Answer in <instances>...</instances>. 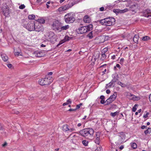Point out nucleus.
Returning <instances> with one entry per match:
<instances>
[{"label":"nucleus","mask_w":151,"mask_h":151,"mask_svg":"<svg viewBox=\"0 0 151 151\" xmlns=\"http://www.w3.org/2000/svg\"><path fill=\"white\" fill-rule=\"evenodd\" d=\"M104 42V37L102 36H99L98 37H96L94 40V43L96 44H100Z\"/></svg>","instance_id":"nucleus-11"},{"label":"nucleus","mask_w":151,"mask_h":151,"mask_svg":"<svg viewBox=\"0 0 151 151\" xmlns=\"http://www.w3.org/2000/svg\"><path fill=\"white\" fill-rule=\"evenodd\" d=\"M1 56L2 59L4 62L7 61L8 60V57L5 54H1Z\"/></svg>","instance_id":"nucleus-18"},{"label":"nucleus","mask_w":151,"mask_h":151,"mask_svg":"<svg viewBox=\"0 0 151 151\" xmlns=\"http://www.w3.org/2000/svg\"><path fill=\"white\" fill-rule=\"evenodd\" d=\"M70 37L68 36H65V41H68L70 40Z\"/></svg>","instance_id":"nucleus-48"},{"label":"nucleus","mask_w":151,"mask_h":151,"mask_svg":"<svg viewBox=\"0 0 151 151\" xmlns=\"http://www.w3.org/2000/svg\"><path fill=\"white\" fill-rule=\"evenodd\" d=\"M124 59L123 58H122L119 61V63L121 64H123L124 62Z\"/></svg>","instance_id":"nucleus-44"},{"label":"nucleus","mask_w":151,"mask_h":151,"mask_svg":"<svg viewBox=\"0 0 151 151\" xmlns=\"http://www.w3.org/2000/svg\"><path fill=\"white\" fill-rule=\"evenodd\" d=\"M7 67L9 68H11L12 67V65L11 64H7Z\"/></svg>","instance_id":"nucleus-46"},{"label":"nucleus","mask_w":151,"mask_h":151,"mask_svg":"<svg viewBox=\"0 0 151 151\" xmlns=\"http://www.w3.org/2000/svg\"><path fill=\"white\" fill-rule=\"evenodd\" d=\"M83 21L85 23H90L91 22V19L88 16H85L83 18Z\"/></svg>","instance_id":"nucleus-15"},{"label":"nucleus","mask_w":151,"mask_h":151,"mask_svg":"<svg viewBox=\"0 0 151 151\" xmlns=\"http://www.w3.org/2000/svg\"><path fill=\"white\" fill-rule=\"evenodd\" d=\"M7 145V143L6 142H5L2 145L3 147H4Z\"/></svg>","instance_id":"nucleus-57"},{"label":"nucleus","mask_w":151,"mask_h":151,"mask_svg":"<svg viewBox=\"0 0 151 151\" xmlns=\"http://www.w3.org/2000/svg\"><path fill=\"white\" fill-rule=\"evenodd\" d=\"M20 53L19 52H16L14 54L16 56H19V55Z\"/></svg>","instance_id":"nucleus-53"},{"label":"nucleus","mask_w":151,"mask_h":151,"mask_svg":"<svg viewBox=\"0 0 151 151\" xmlns=\"http://www.w3.org/2000/svg\"><path fill=\"white\" fill-rule=\"evenodd\" d=\"M37 21L38 22L37 23H40L41 24H44L45 22V19L42 18H40L38 19L37 20Z\"/></svg>","instance_id":"nucleus-22"},{"label":"nucleus","mask_w":151,"mask_h":151,"mask_svg":"<svg viewBox=\"0 0 151 151\" xmlns=\"http://www.w3.org/2000/svg\"><path fill=\"white\" fill-rule=\"evenodd\" d=\"M25 7V6L24 4H21L20 6L19 7V8L20 9H24Z\"/></svg>","instance_id":"nucleus-40"},{"label":"nucleus","mask_w":151,"mask_h":151,"mask_svg":"<svg viewBox=\"0 0 151 151\" xmlns=\"http://www.w3.org/2000/svg\"><path fill=\"white\" fill-rule=\"evenodd\" d=\"M82 143L84 146H87L88 144V142L86 140H84L82 141Z\"/></svg>","instance_id":"nucleus-31"},{"label":"nucleus","mask_w":151,"mask_h":151,"mask_svg":"<svg viewBox=\"0 0 151 151\" xmlns=\"http://www.w3.org/2000/svg\"><path fill=\"white\" fill-rule=\"evenodd\" d=\"M101 133L100 132H96V136L95 137V139L94 141L95 142L97 145H99L100 143V138Z\"/></svg>","instance_id":"nucleus-14"},{"label":"nucleus","mask_w":151,"mask_h":151,"mask_svg":"<svg viewBox=\"0 0 151 151\" xmlns=\"http://www.w3.org/2000/svg\"><path fill=\"white\" fill-rule=\"evenodd\" d=\"M71 6L69 5H64L62 6H61L58 9V11L59 12H60L62 11L66 10L70 8L71 7Z\"/></svg>","instance_id":"nucleus-13"},{"label":"nucleus","mask_w":151,"mask_h":151,"mask_svg":"<svg viewBox=\"0 0 151 151\" xmlns=\"http://www.w3.org/2000/svg\"><path fill=\"white\" fill-rule=\"evenodd\" d=\"M100 98L101 99V100H104L105 99V97L103 95L101 96Z\"/></svg>","instance_id":"nucleus-54"},{"label":"nucleus","mask_w":151,"mask_h":151,"mask_svg":"<svg viewBox=\"0 0 151 151\" xmlns=\"http://www.w3.org/2000/svg\"><path fill=\"white\" fill-rule=\"evenodd\" d=\"M120 85L122 87H125L126 86V85L125 84L123 83L122 82H121V84H120Z\"/></svg>","instance_id":"nucleus-50"},{"label":"nucleus","mask_w":151,"mask_h":151,"mask_svg":"<svg viewBox=\"0 0 151 151\" xmlns=\"http://www.w3.org/2000/svg\"><path fill=\"white\" fill-rule=\"evenodd\" d=\"M82 103H80V104L77 105L76 106V109H79L80 108V106L82 105Z\"/></svg>","instance_id":"nucleus-43"},{"label":"nucleus","mask_w":151,"mask_h":151,"mask_svg":"<svg viewBox=\"0 0 151 151\" xmlns=\"http://www.w3.org/2000/svg\"><path fill=\"white\" fill-rule=\"evenodd\" d=\"M138 106V105L136 104L132 108V111L134 112H135L137 110V107Z\"/></svg>","instance_id":"nucleus-39"},{"label":"nucleus","mask_w":151,"mask_h":151,"mask_svg":"<svg viewBox=\"0 0 151 151\" xmlns=\"http://www.w3.org/2000/svg\"><path fill=\"white\" fill-rule=\"evenodd\" d=\"M100 102L101 104H104L105 103V100H101L100 101Z\"/></svg>","instance_id":"nucleus-59"},{"label":"nucleus","mask_w":151,"mask_h":151,"mask_svg":"<svg viewBox=\"0 0 151 151\" xmlns=\"http://www.w3.org/2000/svg\"><path fill=\"white\" fill-rule=\"evenodd\" d=\"M44 28L42 25L40 23H36L35 25L34 30L37 32H43L44 31Z\"/></svg>","instance_id":"nucleus-10"},{"label":"nucleus","mask_w":151,"mask_h":151,"mask_svg":"<svg viewBox=\"0 0 151 151\" xmlns=\"http://www.w3.org/2000/svg\"><path fill=\"white\" fill-rule=\"evenodd\" d=\"M146 126L145 125H142L141 127V128L142 129H144L146 128Z\"/></svg>","instance_id":"nucleus-61"},{"label":"nucleus","mask_w":151,"mask_h":151,"mask_svg":"<svg viewBox=\"0 0 151 151\" xmlns=\"http://www.w3.org/2000/svg\"><path fill=\"white\" fill-rule=\"evenodd\" d=\"M61 23L58 20L53 21L52 24V28L54 30H58L59 32L60 28Z\"/></svg>","instance_id":"nucleus-8"},{"label":"nucleus","mask_w":151,"mask_h":151,"mask_svg":"<svg viewBox=\"0 0 151 151\" xmlns=\"http://www.w3.org/2000/svg\"><path fill=\"white\" fill-rule=\"evenodd\" d=\"M49 40L51 43H54L56 41L57 36L53 32H50L48 35Z\"/></svg>","instance_id":"nucleus-9"},{"label":"nucleus","mask_w":151,"mask_h":151,"mask_svg":"<svg viewBox=\"0 0 151 151\" xmlns=\"http://www.w3.org/2000/svg\"><path fill=\"white\" fill-rule=\"evenodd\" d=\"M101 147H99V148H97V149H96L95 150V151H98L99 150H99H101Z\"/></svg>","instance_id":"nucleus-64"},{"label":"nucleus","mask_w":151,"mask_h":151,"mask_svg":"<svg viewBox=\"0 0 151 151\" xmlns=\"http://www.w3.org/2000/svg\"><path fill=\"white\" fill-rule=\"evenodd\" d=\"M65 42V41L64 40H62L60 41L59 42V44H58L57 45V46L58 47L59 45H60L62 44Z\"/></svg>","instance_id":"nucleus-42"},{"label":"nucleus","mask_w":151,"mask_h":151,"mask_svg":"<svg viewBox=\"0 0 151 151\" xmlns=\"http://www.w3.org/2000/svg\"><path fill=\"white\" fill-rule=\"evenodd\" d=\"M108 50V47H105L101 51V53H105L107 52Z\"/></svg>","instance_id":"nucleus-33"},{"label":"nucleus","mask_w":151,"mask_h":151,"mask_svg":"<svg viewBox=\"0 0 151 151\" xmlns=\"http://www.w3.org/2000/svg\"><path fill=\"white\" fill-rule=\"evenodd\" d=\"M52 81V79L50 77H45L39 80L38 83L41 86H45L50 84Z\"/></svg>","instance_id":"nucleus-4"},{"label":"nucleus","mask_w":151,"mask_h":151,"mask_svg":"<svg viewBox=\"0 0 151 151\" xmlns=\"http://www.w3.org/2000/svg\"><path fill=\"white\" fill-rule=\"evenodd\" d=\"M106 58V55L105 53H101V57L100 60L103 61Z\"/></svg>","instance_id":"nucleus-24"},{"label":"nucleus","mask_w":151,"mask_h":151,"mask_svg":"<svg viewBox=\"0 0 151 151\" xmlns=\"http://www.w3.org/2000/svg\"><path fill=\"white\" fill-rule=\"evenodd\" d=\"M145 12L147 14V16H146L145 17H148L149 16H151V11L150 9H147L145 10Z\"/></svg>","instance_id":"nucleus-23"},{"label":"nucleus","mask_w":151,"mask_h":151,"mask_svg":"<svg viewBox=\"0 0 151 151\" xmlns=\"http://www.w3.org/2000/svg\"><path fill=\"white\" fill-rule=\"evenodd\" d=\"M72 139L73 140V141L75 140H78L79 139V137L76 136L75 134H74L72 136Z\"/></svg>","instance_id":"nucleus-29"},{"label":"nucleus","mask_w":151,"mask_h":151,"mask_svg":"<svg viewBox=\"0 0 151 151\" xmlns=\"http://www.w3.org/2000/svg\"><path fill=\"white\" fill-rule=\"evenodd\" d=\"M114 82L111 81L108 84H107V88H110L112 85L113 84Z\"/></svg>","instance_id":"nucleus-35"},{"label":"nucleus","mask_w":151,"mask_h":151,"mask_svg":"<svg viewBox=\"0 0 151 151\" xmlns=\"http://www.w3.org/2000/svg\"><path fill=\"white\" fill-rule=\"evenodd\" d=\"M93 28V25L89 24L87 26H83L79 28L77 31L78 34H82L91 30Z\"/></svg>","instance_id":"nucleus-3"},{"label":"nucleus","mask_w":151,"mask_h":151,"mask_svg":"<svg viewBox=\"0 0 151 151\" xmlns=\"http://www.w3.org/2000/svg\"><path fill=\"white\" fill-rule=\"evenodd\" d=\"M124 147V146H123V145H121V146L120 147H119V149H120V150H122V149H123Z\"/></svg>","instance_id":"nucleus-60"},{"label":"nucleus","mask_w":151,"mask_h":151,"mask_svg":"<svg viewBox=\"0 0 151 151\" xmlns=\"http://www.w3.org/2000/svg\"><path fill=\"white\" fill-rule=\"evenodd\" d=\"M129 98L130 99H133L134 100H137L139 99V97L136 96L133 94H130L128 95Z\"/></svg>","instance_id":"nucleus-17"},{"label":"nucleus","mask_w":151,"mask_h":151,"mask_svg":"<svg viewBox=\"0 0 151 151\" xmlns=\"http://www.w3.org/2000/svg\"><path fill=\"white\" fill-rule=\"evenodd\" d=\"M35 17V15L34 14L29 15L28 16V18L29 19H34Z\"/></svg>","instance_id":"nucleus-32"},{"label":"nucleus","mask_w":151,"mask_h":151,"mask_svg":"<svg viewBox=\"0 0 151 151\" xmlns=\"http://www.w3.org/2000/svg\"><path fill=\"white\" fill-rule=\"evenodd\" d=\"M149 98L150 101L151 102V93L149 95Z\"/></svg>","instance_id":"nucleus-62"},{"label":"nucleus","mask_w":151,"mask_h":151,"mask_svg":"<svg viewBox=\"0 0 151 151\" xmlns=\"http://www.w3.org/2000/svg\"><path fill=\"white\" fill-rule=\"evenodd\" d=\"M2 9L3 14L6 17H8L10 13L9 8L5 6L3 7Z\"/></svg>","instance_id":"nucleus-12"},{"label":"nucleus","mask_w":151,"mask_h":151,"mask_svg":"<svg viewBox=\"0 0 151 151\" xmlns=\"http://www.w3.org/2000/svg\"><path fill=\"white\" fill-rule=\"evenodd\" d=\"M111 58L113 60H114L116 59V55H113L111 56Z\"/></svg>","instance_id":"nucleus-56"},{"label":"nucleus","mask_w":151,"mask_h":151,"mask_svg":"<svg viewBox=\"0 0 151 151\" xmlns=\"http://www.w3.org/2000/svg\"><path fill=\"white\" fill-rule=\"evenodd\" d=\"M63 131L65 132L69 131L72 132L76 131L75 128L73 126H69L67 124L63 125Z\"/></svg>","instance_id":"nucleus-7"},{"label":"nucleus","mask_w":151,"mask_h":151,"mask_svg":"<svg viewBox=\"0 0 151 151\" xmlns=\"http://www.w3.org/2000/svg\"><path fill=\"white\" fill-rule=\"evenodd\" d=\"M149 39L150 37L147 36H145L142 38V40H146Z\"/></svg>","instance_id":"nucleus-38"},{"label":"nucleus","mask_w":151,"mask_h":151,"mask_svg":"<svg viewBox=\"0 0 151 151\" xmlns=\"http://www.w3.org/2000/svg\"><path fill=\"white\" fill-rule=\"evenodd\" d=\"M149 114V113L147 112L145 114V115H144L143 116V117L144 118H146L148 116V115Z\"/></svg>","instance_id":"nucleus-47"},{"label":"nucleus","mask_w":151,"mask_h":151,"mask_svg":"<svg viewBox=\"0 0 151 151\" xmlns=\"http://www.w3.org/2000/svg\"><path fill=\"white\" fill-rule=\"evenodd\" d=\"M115 21L114 18L109 17L101 19L99 21V22L102 25L110 26L114 24Z\"/></svg>","instance_id":"nucleus-2"},{"label":"nucleus","mask_w":151,"mask_h":151,"mask_svg":"<svg viewBox=\"0 0 151 151\" xmlns=\"http://www.w3.org/2000/svg\"><path fill=\"white\" fill-rule=\"evenodd\" d=\"M119 112L117 111L114 113L111 112L110 114V115L113 117H114L118 115L119 114Z\"/></svg>","instance_id":"nucleus-25"},{"label":"nucleus","mask_w":151,"mask_h":151,"mask_svg":"<svg viewBox=\"0 0 151 151\" xmlns=\"http://www.w3.org/2000/svg\"><path fill=\"white\" fill-rule=\"evenodd\" d=\"M96 59L97 58L95 56L93 57L91 60V61L92 62L91 64H94L95 63V61L96 60Z\"/></svg>","instance_id":"nucleus-28"},{"label":"nucleus","mask_w":151,"mask_h":151,"mask_svg":"<svg viewBox=\"0 0 151 151\" xmlns=\"http://www.w3.org/2000/svg\"><path fill=\"white\" fill-rule=\"evenodd\" d=\"M139 37L138 35H134L133 39V40L135 43H138Z\"/></svg>","instance_id":"nucleus-21"},{"label":"nucleus","mask_w":151,"mask_h":151,"mask_svg":"<svg viewBox=\"0 0 151 151\" xmlns=\"http://www.w3.org/2000/svg\"><path fill=\"white\" fill-rule=\"evenodd\" d=\"M36 54V55L38 57H40L42 56L43 54L42 52H37Z\"/></svg>","instance_id":"nucleus-27"},{"label":"nucleus","mask_w":151,"mask_h":151,"mask_svg":"<svg viewBox=\"0 0 151 151\" xmlns=\"http://www.w3.org/2000/svg\"><path fill=\"white\" fill-rule=\"evenodd\" d=\"M117 96V93L115 92L114 93V94L111 95L109 98L111 99V101H113L115 100Z\"/></svg>","instance_id":"nucleus-19"},{"label":"nucleus","mask_w":151,"mask_h":151,"mask_svg":"<svg viewBox=\"0 0 151 151\" xmlns=\"http://www.w3.org/2000/svg\"><path fill=\"white\" fill-rule=\"evenodd\" d=\"M68 104V103L66 102L64 103L63 104V105L64 106H65V105H67Z\"/></svg>","instance_id":"nucleus-63"},{"label":"nucleus","mask_w":151,"mask_h":151,"mask_svg":"<svg viewBox=\"0 0 151 151\" xmlns=\"http://www.w3.org/2000/svg\"><path fill=\"white\" fill-rule=\"evenodd\" d=\"M94 130L91 128H87L81 130L78 133L82 136L85 137L87 139H91L93 137Z\"/></svg>","instance_id":"nucleus-1"},{"label":"nucleus","mask_w":151,"mask_h":151,"mask_svg":"<svg viewBox=\"0 0 151 151\" xmlns=\"http://www.w3.org/2000/svg\"><path fill=\"white\" fill-rule=\"evenodd\" d=\"M67 103H68V104H71L72 103V101H71V100L70 99H69L67 101Z\"/></svg>","instance_id":"nucleus-51"},{"label":"nucleus","mask_w":151,"mask_h":151,"mask_svg":"<svg viewBox=\"0 0 151 151\" xmlns=\"http://www.w3.org/2000/svg\"><path fill=\"white\" fill-rule=\"evenodd\" d=\"M151 132V128H148L147 129L144 131L145 134L146 135Z\"/></svg>","instance_id":"nucleus-26"},{"label":"nucleus","mask_w":151,"mask_h":151,"mask_svg":"<svg viewBox=\"0 0 151 151\" xmlns=\"http://www.w3.org/2000/svg\"><path fill=\"white\" fill-rule=\"evenodd\" d=\"M113 102L109 98L107 99L106 101L105 102V103H106L105 105H108L110 104L111 103Z\"/></svg>","instance_id":"nucleus-30"},{"label":"nucleus","mask_w":151,"mask_h":151,"mask_svg":"<svg viewBox=\"0 0 151 151\" xmlns=\"http://www.w3.org/2000/svg\"><path fill=\"white\" fill-rule=\"evenodd\" d=\"M88 36L89 38H92L93 37L92 32L91 31L89 33L88 35Z\"/></svg>","instance_id":"nucleus-37"},{"label":"nucleus","mask_w":151,"mask_h":151,"mask_svg":"<svg viewBox=\"0 0 151 151\" xmlns=\"http://www.w3.org/2000/svg\"><path fill=\"white\" fill-rule=\"evenodd\" d=\"M64 19L65 21L67 23H72L75 19L73 14L71 13L66 14L64 16Z\"/></svg>","instance_id":"nucleus-5"},{"label":"nucleus","mask_w":151,"mask_h":151,"mask_svg":"<svg viewBox=\"0 0 151 151\" xmlns=\"http://www.w3.org/2000/svg\"><path fill=\"white\" fill-rule=\"evenodd\" d=\"M69 28V26L68 25H66L62 27L60 26V30L59 32H61L62 30H66L68 29Z\"/></svg>","instance_id":"nucleus-20"},{"label":"nucleus","mask_w":151,"mask_h":151,"mask_svg":"<svg viewBox=\"0 0 151 151\" xmlns=\"http://www.w3.org/2000/svg\"><path fill=\"white\" fill-rule=\"evenodd\" d=\"M106 92L107 94H108L110 93V91L109 90L107 89L106 90Z\"/></svg>","instance_id":"nucleus-58"},{"label":"nucleus","mask_w":151,"mask_h":151,"mask_svg":"<svg viewBox=\"0 0 151 151\" xmlns=\"http://www.w3.org/2000/svg\"><path fill=\"white\" fill-rule=\"evenodd\" d=\"M116 67L119 68H120V65L119 64H116V66L114 67V68H115Z\"/></svg>","instance_id":"nucleus-55"},{"label":"nucleus","mask_w":151,"mask_h":151,"mask_svg":"<svg viewBox=\"0 0 151 151\" xmlns=\"http://www.w3.org/2000/svg\"><path fill=\"white\" fill-rule=\"evenodd\" d=\"M35 25L34 22L32 21L29 22L27 24L24 23L23 24V27L28 31H31L34 30Z\"/></svg>","instance_id":"nucleus-6"},{"label":"nucleus","mask_w":151,"mask_h":151,"mask_svg":"<svg viewBox=\"0 0 151 151\" xmlns=\"http://www.w3.org/2000/svg\"><path fill=\"white\" fill-rule=\"evenodd\" d=\"M128 11V9L126 8L123 10H120V13H124L125 12H127Z\"/></svg>","instance_id":"nucleus-34"},{"label":"nucleus","mask_w":151,"mask_h":151,"mask_svg":"<svg viewBox=\"0 0 151 151\" xmlns=\"http://www.w3.org/2000/svg\"><path fill=\"white\" fill-rule=\"evenodd\" d=\"M113 79L111 80L112 82L114 83L116 82L119 79L118 75L117 74H115L112 76Z\"/></svg>","instance_id":"nucleus-16"},{"label":"nucleus","mask_w":151,"mask_h":151,"mask_svg":"<svg viewBox=\"0 0 151 151\" xmlns=\"http://www.w3.org/2000/svg\"><path fill=\"white\" fill-rule=\"evenodd\" d=\"M131 147L134 149H136L137 147L136 144L135 143H133L131 144Z\"/></svg>","instance_id":"nucleus-36"},{"label":"nucleus","mask_w":151,"mask_h":151,"mask_svg":"<svg viewBox=\"0 0 151 151\" xmlns=\"http://www.w3.org/2000/svg\"><path fill=\"white\" fill-rule=\"evenodd\" d=\"M120 134L124 138V139L126 137L125 134L123 132H121L120 133Z\"/></svg>","instance_id":"nucleus-45"},{"label":"nucleus","mask_w":151,"mask_h":151,"mask_svg":"<svg viewBox=\"0 0 151 151\" xmlns=\"http://www.w3.org/2000/svg\"><path fill=\"white\" fill-rule=\"evenodd\" d=\"M106 70H107L105 68L104 70L102 71V75H103L106 73Z\"/></svg>","instance_id":"nucleus-49"},{"label":"nucleus","mask_w":151,"mask_h":151,"mask_svg":"<svg viewBox=\"0 0 151 151\" xmlns=\"http://www.w3.org/2000/svg\"><path fill=\"white\" fill-rule=\"evenodd\" d=\"M113 12L116 14L120 13V9H114L113 10Z\"/></svg>","instance_id":"nucleus-41"},{"label":"nucleus","mask_w":151,"mask_h":151,"mask_svg":"<svg viewBox=\"0 0 151 151\" xmlns=\"http://www.w3.org/2000/svg\"><path fill=\"white\" fill-rule=\"evenodd\" d=\"M104 10V8L103 7H100L99 8V10L101 11H103Z\"/></svg>","instance_id":"nucleus-52"}]
</instances>
